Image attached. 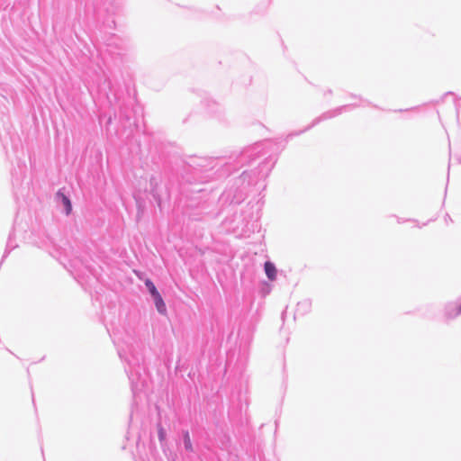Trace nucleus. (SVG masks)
Masks as SVG:
<instances>
[{"mask_svg": "<svg viewBox=\"0 0 461 461\" xmlns=\"http://www.w3.org/2000/svg\"><path fill=\"white\" fill-rule=\"evenodd\" d=\"M158 438L160 441H164L166 438V431L161 426L158 427Z\"/></svg>", "mask_w": 461, "mask_h": 461, "instance_id": "6", "label": "nucleus"}, {"mask_svg": "<svg viewBox=\"0 0 461 461\" xmlns=\"http://www.w3.org/2000/svg\"><path fill=\"white\" fill-rule=\"evenodd\" d=\"M153 299H154V303H155L158 312L161 314H166L167 307H166V304H165L161 295L159 294V295L154 297Z\"/></svg>", "mask_w": 461, "mask_h": 461, "instance_id": "2", "label": "nucleus"}, {"mask_svg": "<svg viewBox=\"0 0 461 461\" xmlns=\"http://www.w3.org/2000/svg\"><path fill=\"white\" fill-rule=\"evenodd\" d=\"M185 447L187 450H192V443L188 433H185Z\"/></svg>", "mask_w": 461, "mask_h": 461, "instance_id": "5", "label": "nucleus"}, {"mask_svg": "<svg viewBox=\"0 0 461 461\" xmlns=\"http://www.w3.org/2000/svg\"><path fill=\"white\" fill-rule=\"evenodd\" d=\"M264 267H265V272H266L267 278L271 281L276 280V275H277V269H276V266L272 262L267 261L265 263Z\"/></svg>", "mask_w": 461, "mask_h": 461, "instance_id": "1", "label": "nucleus"}, {"mask_svg": "<svg viewBox=\"0 0 461 461\" xmlns=\"http://www.w3.org/2000/svg\"><path fill=\"white\" fill-rule=\"evenodd\" d=\"M145 285L153 298L160 294L154 284L149 279L146 280Z\"/></svg>", "mask_w": 461, "mask_h": 461, "instance_id": "3", "label": "nucleus"}, {"mask_svg": "<svg viewBox=\"0 0 461 461\" xmlns=\"http://www.w3.org/2000/svg\"><path fill=\"white\" fill-rule=\"evenodd\" d=\"M59 195L61 196L63 204H64V206L66 208L67 214L70 213V212L72 210V206H71V203H70L69 199L66 195H64L63 194H60Z\"/></svg>", "mask_w": 461, "mask_h": 461, "instance_id": "4", "label": "nucleus"}]
</instances>
